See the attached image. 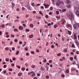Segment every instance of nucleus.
I'll return each mask as SVG.
<instances>
[{
  "label": "nucleus",
  "mask_w": 79,
  "mask_h": 79,
  "mask_svg": "<svg viewBox=\"0 0 79 79\" xmlns=\"http://www.w3.org/2000/svg\"><path fill=\"white\" fill-rule=\"evenodd\" d=\"M9 71H13V69H9Z\"/></svg>",
  "instance_id": "29"
},
{
  "label": "nucleus",
  "mask_w": 79,
  "mask_h": 79,
  "mask_svg": "<svg viewBox=\"0 0 79 79\" xmlns=\"http://www.w3.org/2000/svg\"><path fill=\"white\" fill-rule=\"evenodd\" d=\"M22 71H24L25 70V68L24 67H23L22 69Z\"/></svg>",
  "instance_id": "28"
},
{
  "label": "nucleus",
  "mask_w": 79,
  "mask_h": 79,
  "mask_svg": "<svg viewBox=\"0 0 79 79\" xmlns=\"http://www.w3.org/2000/svg\"><path fill=\"white\" fill-rule=\"evenodd\" d=\"M19 21V20H18V19L15 20V23H17Z\"/></svg>",
  "instance_id": "31"
},
{
  "label": "nucleus",
  "mask_w": 79,
  "mask_h": 79,
  "mask_svg": "<svg viewBox=\"0 0 79 79\" xmlns=\"http://www.w3.org/2000/svg\"><path fill=\"white\" fill-rule=\"evenodd\" d=\"M73 64H76V61H74L73 63Z\"/></svg>",
  "instance_id": "51"
},
{
  "label": "nucleus",
  "mask_w": 79,
  "mask_h": 79,
  "mask_svg": "<svg viewBox=\"0 0 79 79\" xmlns=\"http://www.w3.org/2000/svg\"><path fill=\"white\" fill-rule=\"evenodd\" d=\"M25 50H26V51H27L28 50V49L27 47H26L25 48Z\"/></svg>",
  "instance_id": "25"
},
{
  "label": "nucleus",
  "mask_w": 79,
  "mask_h": 79,
  "mask_svg": "<svg viewBox=\"0 0 79 79\" xmlns=\"http://www.w3.org/2000/svg\"><path fill=\"white\" fill-rule=\"evenodd\" d=\"M21 75H22V73H18V75L19 76H21Z\"/></svg>",
  "instance_id": "20"
},
{
  "label": "nucleus",
  "mask_w": 79,
  "mask_h": 79,
  "mask_svg": "<svg viewBox=\"0 0 79 79\" xmlns=\"http://www.w3.org/2000/svg\"><path fill=\"white\" fill-rule=\"evenodd\" d=\"M19 50L17 51L16 52V55H18L19 54Z\"/></svg>",
  "instance_id": "16"
},
{
  "label": "nucleus",
  "mask_w": 79,
  "mask_h": 79,
  "mask_svg": "<svg viewBox=\"0 0 79 79\" xmlns=\"http://www.w3.org/2000/svg\"><path fill=\"white\" fill-rule=\"evenodd\" d=\"M50 10H53V7H50Z\"/></svg>",
  "instance_id": "60"
},
{
  "label": "nucleus",
  "mask_w": 79,
  "mask_h": 79,
  "mask_svg": "<svg viewBox=\"0 0 79 79\" xmlns=\"http://www.w3.org/2000/svg\"><path fill=\"white\" fill-rule=\"evenodd\" d=\"M57 56H61V53H59L57 54Z\"/></svg>",
  "instance_id": "42"
},
{
  "label": "nucleus",
  "mask_w": 79,
  "mask_h": 79,
  "mask_svg": "<svg viewBox=\"0 0 79 79\" xmlns=\"http://www.w3.org/2000/svg\"><path fill=\"white\" fill-rule=\"evenodd\" d=\"M75 43L77 45V46H78V45H79V42H78L77 41H75Z\"/></svg>",
  "instance_id": "10"
},
{
  "label": "nucleus",
  "mask_w": 79,
  "mask_h": 79,
  "mask_svg": "<svg viewBox=\"0 0 79 79\" xmlns=\"http://www.w3.org/2000/svg\"><path fill=\"white\" fill-rule=\"evenodd\" d=\"M62 24H64V23H65V22H66V21H65V20H64V19H63L62 20Z\"/></svg>",
  "instance_id": "7"
},
{
  "label": "nucleus",
  "mask_w": 79,
  "mask_h": 79,
  "mask_svg": "<svg viewBox=\"0 0 79 79\" xmlns=\"http://www.w3.org/2000/svg\"><path fill=\"white\" fill-rule=\"evenodd\" d=\"M74 11L76 12V15L79 16V6H78V8L74 6Z\"/></svg>",
  "instance_id": "1"
},
{
  "label": "nucleus",
  "mask_w": 79,
  "mask_h": 79,
  "mask_svg": "<svg viewBox=\"0 0 79 79\" xmlns=\"http://www.w3.org/2000/svg\"><path fill=\"white\" fill-rule=\"evenodd\" d=\"M19 44H23V42H22V41H20L19 42Z\"/></svg>",
  "instance_id": "58"
},
{
  "label": "nucleus",
  "mask_w": 79,
  "mask_h": 79,
  "mask_svg": "<svg viewBox=\"0 0 79 79\" xmlns=\"http://www.w3.org/2000/svg\"><path fill=\"white\" fill-rule=\"evenodd\" d=\"M15 50V47H12V50L13 51H14V50Z\"/></svg>",
  "instance_id": "21"
},
{
  "label": "nucleus",
  "mask_w": 79,
  "mask_h": 79,
  "mask_svg": "<svg viewBox=\"0 0 79 79\" xmlns=\"http://www.w3.org/2000/svg\"><path fill=\"white\" fill-rule=\"evenodd\" d=\"M70 60H71V61L73 60V58L72 57H70Z\"/></svg>",
  "instance_id": "22"
},
{
  "label": "nucleus",
  "mask_w": 79,
  "mask_h": 79,
  "mask_svg": "<svg viewBox=\"0 0 79 79\" xmlns=\"http://www.w3.org/2000/svg\"><path fill=\"white\" fill-rule=\"evenodd\" d=\"M14 6H15V4L13 2H12V9L14 8Z\"/></svg>",
  "instance_id": "8"
},
{
  "label": "nucleus",
  "mask_w": 79,
  "mask_h": 79,
  "mask_svg": "<svg viewBox=\"0 0 79 79\" xmlns=\"http://www.w3.org/2000/svg\"><path fill=\"white\" fill-rule=\"evenodd\" d=\"M66 27H69V24H67L66 26Z\"/></svg>",
  "instance_id": "49"
},
{
  "label": "nucleus",
  "mask_w": 79,
  "mask_h": 79,
  "mask_svg": "<svg viewBox=\"0 0 79 79\" xmlns=\"http://www.w3.org/2000/svg\"><path fill=\"white\" fill-rule=\"evenodd\" d=\"M61 3V2L60 1H58L56 3V5L57 6H60V4Z\"/></svg>",
  "instance_id": "5"
},
{
  "label": "nucleus",
  "mask_w": 79,
  "mask_h": 79,
  "mask_svg": "<svg viewBox=\"0 0 79 79\" xmlns=\"http://www.w3.org/2000/svg\"><path fill=\"white\" fill-rule=\"evenodd\" d=\"M2 44H5V42H4L2 41Z\"/></svg>",
  "instance_id": "55"
},
{
  "label": "nucleus",
  "mask_w": 79,
  "mask_h": 79,
  "mask_svg": "<svg viewBox=\"0 0 79 79\" xmlns=\"http://www.w3.org/2000/svg\"><path fill=\"white\" fill-rule=\"evenodd\" d=\"M9 33L8 32H6V35H8V34H9Z\"/></svg>",
  "instance_id": "63"
},
{
  "label": "nucleus",
  "mask_w": 79,
  "mask_h": 79,
  "mask_svg": "<svg viewBox=\"0 0 79 79\" xmlns=\"http://www.w3.org/2000/svg\"><path fill=\"white\" fill-rule=\"evenodd\" d=\"M19 29L20 30H23V27L21 26H20L19 27Z\"/></svg>",
  "instance_id": "9"
},
{
  "label": "nucleus",
  "mask_w": 79,
  "mask_h": 79,
  "mask_svg": "<svg viewBox=\"0 0 79 79\" xmlns=\"http://www.w3.org/2000/svg\"><path fill=\"white\" fill-rule=\"evenodd\" d=\"M35 66L34 65H32L31 66L32 68H33V69L34 68H35Z\"/></svg>",
  "instance_id": "19"
},
{
  "label": "nucleus",
  "mask_w": 79,
  "mask_h": 79,
  "mask_svg": "<svg viewBox=\"0 0 79 79\" xmlns=\"http://www.w3.org/2000/svg\"><path fill=\"white\" fill-rule=\"evenodd\" d=\"M39 13H40V15H42V16H44V15L42 13V11H39Z\"/></svg>",
  "instance_id": "14"
},
{
  "label": "nucleus",
  "mask_w": 79,
  "mask_h": 79,
  "mask_svg": "<svg viewBox=\"0 0 79 79\" xmlns=\"http://www.w3.org/2000/svg\"><path fill=\"white\" fill-rule=\"evenodd\" d=\"M69 13V19L71 21H72L73 20H74V16L73 14H72V13L70 12Z\"/></svg>",
  "instance_id": "2"
},
{
  "label": "nucleus",
  "mask_w": 79,
  "mask_h": 79,
  "mask_svg": "<svg viewBox=\"0 0 79 79\" xmlns=\"http://www.w3.org/2000/svg\"><path fill=\"white\" fill-rule=\"evenodd\" d=\"M41 70H42V71H44L45 70V69L43 67H41Z\"/></svg>",
  "instance_id": "15"
},
{
  "label": "nucleus",
  "mask_w": 79,
  "mask_h": 79,
  "mask_svg": "<svg viewBox=\"0 0 79 79\" xmlns=\"http://www.w3.org/2000/svg\"><path fill=\"white\" fill-rule=\"evenodd\" d=\"M13 60L14 61H15V60H16V58L14 57L13 58Z\"/></svg>",
  "instance_id": "57"
},
{
  "label": "nucleus",
  "mask_w": 79,
  "mask_h": 79,
  "mask_svg": "<svg viewBox=\"0 0 79 79\" xmlns=\"http://www.w3.org/2000/svg\"><path fill=\"white\" fill-rule=\"evenodd\" d=\"M11 37H15V35H13L11 34Z\"/></svg>",
  "instance_id": "47"
},
{
  "label": "nucleus",
  "mask_w": 79,
  "mask_h": 79,
  "mask_svg": "<svg viewBox=\"0 0 79 79\" xmlns=\"http://www.w3.org/2000/svg\"><path fill=\"white\" fill-rule=\"evenodd\" d=\"M22 10H25V8L24 7H23L22 8Z\"/></svg>",
  "instance_id": "56"
},
{
  "label": "nucleus",
  "mask_w": 79,
  "mask_h": 79,
  "mask_svg": "<svg viewBox=\"0 0 79 79\" xmlns=\"http://www.w3.org/2000/svg\"><path fill=\"white\" fill-rule=\"evenodd\" d=\"M3 73L4 74H6V70H4L3 72Z\"/></svg>",
  "instance_id": "33"
},
{
  "label": "nucleus",
  "mask_w": 79,
  "mask_h": 79,
  "mask_svg": "<svg viewBox=\"0 0 79 79\" xmlns=\"http://www.w3.org/2000/svg\"><path fill=\"white\" fill-rule=\"evenodd\" d=\"M64 74H62L61 75V77H64Z\"/></svg>",
  "instance_id": "34"
},
{
  "label": "nucleus",
  "mask_w": 79,
  "mask_h": 79,
  "mask_svg": "<svg viewBox=\"0 0 79 79\" xmlns=\"http://www.w3.org/2000/svg\"><path fill=\"white\" fill-rule=\"evenodd\" d=\"M12 44H13V42L12 41H10V45H12Z\"/></svg>",
  "instance_id": "64"
},
{
  "label": "nucleus",
  "mask_w": 79,
  "mask_h": 79,
  "mask_svg": "<svg viewBox=\"0 0 79 79\" xmlns=\"http://www.w3.org/2000/svg\"><path fill=\"white\" fill-rule=\"evenodd\" d=\"M71 70L72 71H74V70H75V69H74V68H72L71 69Z\"/></svg>",
  "instance_id": "37"
},
{
  "label": "nucleus",
  "mask_w": 79,
  "mask_h": 79,
  "mask_svg": "<svg viewBox=\"0 0 79 79\" xmlns=\"http://www.w3.org/2000/svg\"><path fill=\"white\" fill-rule=\"evenodd\" d=\"M48 68H49V67H48V66L47 68H46V71H48Z\"/></svg>",
  "instance_id": "41"
},
{
  "label": "nucleus",
  "mask_w": 79,
  "mask_h": 79,
  "mask_svg": "<svg viewBox=\"0 0 79 79\" xmlns=\"http://www.w3.org/2000/svg\"><path fill=\"white\" fill-rule=\"evenodd\" d=\"M15 42H18V40L16 39L15 40Z\"/></svg>",
  "instance_id": "46"
},
{
  "label": "nucleus",
  "mask_w": 79,
  "mask_h": 79,
  "mask_svg": "<svg viewBox=\"0 0 79 79\" xmlns=\"http://www.w3.org/2000/svg\"><path fill=\"white\" fill-rule=\"evenodd\" d=\"M44 66L45 68H47V64H45L44 65Z\"/></svg>",
  "instance_id": "36"
},
{
  "label": "nucleus",
  "mask_w": 79,
  "mask_h": 79,
  "mask_svg": "<svg viewBox=\"0 0 79 79\" xmlns=\"http://www.w3.org/2000/svg\"><path fill=\"white\" fill-rule=\"evenodd\" d=\"M66 73H69V70L67 69L66 71Z\"/></svg>",
  "instance_id": "26"
},
{
  "label": "nucleus",
  "mask_w": 79,
  "mask_h": 79,
  "mask_svg": "<svg viewBox=\"0 0 79 79\" xmlns=\"http://www.w3.org/2000/svg\"><path fill=\"white\" fill-rule=\"evenodd\" d=\"M4 68H6V65H5L4 66Z\"/></svg>",
  "instance_id": "52"
},
{
  "label": "nucleus",
  "mask_w": 79,
  "mask_h": 79,
  "mask_svg": "<svg viewBox=\"0 0 79 79\" xmlns=\"http://www.w3.org/2000/svg\"><path fill=\"white\" fill-rule=\"evenodd\" d=\"M66 11V10L64 9L62 10V12H64V11Z\"/></svg>",
  "instance_id": "30"
},
{
  "label": "nucleus",
  "mask_w": 79,
  "mask_h": 79,
  "mask_svg": "<svg viewBox=\"0 0 79 79\" xmlns=\"http://www.w3.org/2000/svg\"><path fill=\"white\" fill-rule=\"evenodd\" d=\"M36 52H39V50L38 49H37L36 50Z\"/></svg>",
  "instance_id": "54"
},
{
  "label": "nucleus",
  "mask_w": 79,
  "mask_h": 79,
  "mask_svg": "<svg viewBox=\"0 0 79 79\" xmlns=\"http://www.w3.org/2000/svg\"><path fill=\"white\" fill-rule=\"evenodd\" d=\"M31 53H32V54H34V53H35V52H34L32 51L31 52Z\"/></svg>",
  "instance_id": "43"
},
{
  "label": "nucleus",
  "mask_w": 79,
  "mask_h": 79,
  "mask_svg": "<svg viewBox=\"0 0 79 79\" xmlns=\"http://www.w3.org/2000/svg\"><path fill=\"white\" fill-rule=\"evenodd\" d=\"M44 5L45 8H48V6H49V5H47V4H44Z\"/></svg>",
  "instance_id": "6"
},
{
  "label": "nucleus",
  "mask_w": 79,
  "mask_h": 79,
  "mask_svg": "<svg viewBox=\"0 0 79 79\" xmlns=\"http://www.w3.org/2000/svg\"><path fill=\"white\" fill-rule=\"evenodd\" d=\"M26 32H29V31H30L29 29H26Z\"/></svg>",
  "instance_id": "23"
},
{
  "label": "nucleus",
  "mask_w": 79,
  "mask_h": 79,
  "mask_svg": "<svg viewBox=\"0 0 79 79\" xmlns=\"http://www.w3.org/2000/svg\"><path fill=\"white\" fill-rule=\"evenodd\" d=\"M52 60H49V62L50 63H52Z\"/></svg>",
  "instance_id": "50"
},
{
  "label": "nucleus",
  "mask_w": 79,
  "mask_h": 79,
  "mask_svg": "<svg viewBox=\"0 0 79 79\" xmlns=\"http://www.w3.org/2000/svg\"><path fill=\"white\" fill-rule=\"evenodd\" d=\"M5 50H9V48L8 47L6 48H5Z\"/></svg>",
  "instance_id": "32"
},
{
  "label": "nucleus",
  "mask_w": 79,
  "mask_h": 79,
  "mask_svg": "<svg viewBox=\"0 0 79 79\" xmlns=\"http://www.w3.org/2000/svg\"><path fill=\"white\" fill-rule=\"evenodd\" d=\"M72 47H73V48H75V46H74V44H73L72 45Z\"/></svg>",
  "instance_id": "44"
},
{
  "label": "nucleus",
  "mask_w": 79,
  "mask_h": 79,
  "mask_svg": "<svg viewBox=\"0 0 79 79\" xmlns=\"http://www.w3.org/2000/svg\"><path fill=\"white\" fill-rule=\"evenodd\" d=\"M31 5L33 6H34V3H32Z\"/></svg>",
  "instance_id": "62"
},
{
  "label": "nucleus",
  "mask_w": 79,
  "mask_h": 79,
  "mask_svg": "<svg viewBox=\"0 0 79 79\" xmlns=\"http://www.w3.org/2000/svg\"><path fill=\"white\" fill-rule=\"evenodd\" d=\"M73 27L75 29H76L77 28H78L79 27V24H75L73 25Z\"/></svg>",
  "instance_id": "3"
},
{
  "label": "nucleus",
  "mask_w": 79,
  "mask_h": 79,
  "mask_svg": "<svg viewBox=\"0 0 79 79\" xmlns=\"http://www.w3.org/2000/svg\"><path fill=\"white\" fill-rule=\"evenodd\" d=\"M56 13L57 15H59V11H57L56 12Z\"/></svg>",
  "instance_id": "35"
},
{
  "label": "nucleus",
  "mask_w": 79,
  "mask_h": 79,
  "mask_svg": "<svg viewBox=\"0 0 79 79\" xmlns=\"http://www.w3.org/2000/svg\"><path fill=\"white\" fill-rule=\"evenodd\" d=\"M30 27H33V24H30Z\"/></svg>",
  "instance_id": "24"
},
{
  "label": "nucleus",
  "mask_w": 79,
  "mask_h": 79,
  "mask_svg": "<svg viewBox=\"0 0 79 79\" xmlns=\"http://www.w3.org/2000/svg\"><path fill=\"white\" fill-rule=\"evenodd\" d=\"M32 73H33L32 74V76L33 77L34 76H35V73L34 71H32L30 72V73L28 74V75H29L30 74H32Z\"/></svg>",
  "instance_id": "4"
},
{
  "label": "nucleus",
  "mask_w": 79,
  "mask_h": 79,
  "mask_svg": "<svg viewBox=\"0 0 79 79\" xmlns=\"http://www.w3.org/2000/svg\"><path fill=\"white\" fill-rule=\"evenodd\" d=\"M17 68H18L19 69H20L21 68V67H20L19 66L17 65Z\"/></svg>",
  "instance_id": "39"
},
{
  "label": "nucleus",
  "mask_w": 79,
  "mask_h": 79,
  "mask_svg": "<svg viewBox=\"0 0 79 79\" xmlns=\"http://www.w3.org/2000/svg\"><path fill=\"white\" fill-rule=\"evenodd\" d=\"M43 62H44V63H45V62H47V60H46V59H44L43 60Z\"/></svg>",
  "instance_id": "38"
},
{
  "label": "nucleus",
  "mask_w": 79,
  "mask_h": 79,
  "mask_svg": "<svg viewBox=\"0 0 79 79\" xmlns=\"http://www.w3.org/2000/svg\"><path fill=\"white\" fill-rule=\"evenodd\" d=\"M74 39H77V36L75 34H74Z\"/></svg>",
  "instance_id": "12"
},
{
  "label": "nucleus",
  "mask_w": 79,
  "mask_h": 79,
  "mask_svg": "<svg viewBox=\"0 0 79 79\" xmlns=\"http://www.w3.org/2000/svg\"><path fill=\"white\" fill-rule=\"evenodd\" d=\"M54 27L55 28H56V27H57V25H55L54 26Z\"/></svg>",
  "instance_id": "59"
},
{
  "label": "nucleus",
  "mask_w": 79,
  "mask_h": 79,
  "mask_svg": "<svg viewBox=\"0 0 79 79\" xmlns=\"http://www.w3.org/2000/svg\"><path fill=\"white\" fill-rule=\"evenodd\" d=\"M64 52H67V49H64Z\"/></svg>",
  "instance_id": "45"
},
{
  "label": "nucleus",
  "mask_w": 79,
  "mask_h": 79,
  "mask_svg": "<svg viewBox=\"0 0 79 79\" xmlns=\"http://www.w3.org/2000/svg\"><path fill=\"white\" fill-rule=\"evenodd\" d=\"M6 61H9V59L7 58L6 59Z\"/></svg>",
  "instance_id": "40"
},
{
  "label": "nucleus",
  "mask_w": 79,
  "mask_h": 79,
  "mask_svg": "<svg viewBox=\"0 0 79 79\" xmlns=\"http://www.w3.org/2000/svg\"><path fill=\"white\" fill-rule=\"evenodd\" d=\"M26 7H27V9L29 10H30V6H26Z\"/></svg>",
  "instance_id": "18"
},
{
  "label": "nucleus",
  "mask_w": 79,
  "mask_h": 79,
  "mask_svg": "<svg viewBox=\"0 0 79 79\" xmlns=\"http://www.w3.org/2000/svg\"><path fill=\"white\" fill-rule=\"evenodd\" d=\"M21 61H23V60H24V59L23 58H20Z\"/></svg>",
  "instance_id": "61"
},
{
  "label": "nucleus",
  "mask_w": 79,
  "mask_h": 79,
  "mask_svg": "<svg viewBox=\"0 0 79 79\" xmlns=\"http://www.w3.org/2000/svg\"><path fill=\"white\" fill-rule=\"evenodd\" d=\"M26 55L27 56H29V53L27 52L26 53Z\"/></svg>",
  "instance_id": "53"
},
{
  "label": "nucleus",
  "mask_w": 79,
  "mask_h": 79,
  "mask_svg": "<svg viewBox=\"0 0 79 79\" xmlns=\"http://www.w3.org/2000/svg\"><path fill=\"white\" fill-rule=\"evenodd\" d=\"M66 3H67V4L69 3V0H67Z\"/></svg>",
  "instance_id": "17"
},
{
  "label": "nucleus",
  "mask_w": 79,
  "mask_h": 79,
  "mask_svg": "<svg viewBox=\"0 0 79 79\" xmlns=\"http://www.w3.org/2000/svg\"><path fill=\"white\" fill-rule=\"evenodd\" d=\"M14 31H17L18 32V29H17L16 28H15L14 29Z\"/></svg>",
  "instance_id": "27"
},
{
  "label": "nucleus",
  "mask_w": 79,
  "mask_h": 79,
  "mask_svg": "<svg viewBox=\"0 0 79 79\" xmlns=\"http://www.w3.org/2000/svg\"><path fill=\"white\" fill-rule=\"evenodd\" d=\"M45 17L46 18H48V15H46L45 16Z\"/></svg>",
  "instance_id": "48"
},
{
  "label": "nucleus",
  "mask_w": 79,
  "mask_h": 79,
  "mask_svg": "<svg viewBox=\"0 0 79 79\" xmlns=\"http://www.w3.org/2000/svg\"><path fill=\"white\" fill-rule=\"evenodd\" d=\"M2 27V28H4L5 27V25H4L3 24H2V25H1L0 27Z\"/></svg>",
  "instance_id": "11"
},
{
  "label": "nucleus",
  "mask_w": 79,
  "mask_h": 79,
  "mask_svg": "<svg viewBox=\"0 0 79 79\" xmlns=\"http://www.w3.org/2000/svg\"><path fill=\"white\" fill-rule=\"evenodd\" d=\"M29 38H32V37H33V35H30L29 36Z\"/></svg>",
  "instance_id": "13"
}]
</instances>
